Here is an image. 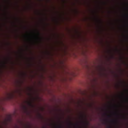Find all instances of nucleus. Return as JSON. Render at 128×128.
<instances>
[{"mask_svg":"<svg viewBox=\"0 0 128 128\" xmlns=\"http://www.w3.org/2000/svg\"><path fill=\"white\" fill-rule=\"evenodd\" d=\"M28 104L30 106H32V105L31 103L30 102H28Z\"/></svg>","mask_w":128,"mask_h":128,"instance_id":"nucleus-6","label":"nucleus"},{"mask_svg":"<svg viewBox=\"0 0 128 128\" xmlns=\"http://www.w3.org/2000/svg\"><path fill=\"white\" fill-rule=\"evenodd\" d=\"M124 25L126 26H128V21H127L125 23Z\"/></svg>","mask_w":128,"mask_h":128,"instance_id":"nucleus-5","label":"nucleus"},{"mask_svg":"<svg viewBox=\"0 0 128 128\" xmlns=\"http://www.w3.org/2000/svg\"><path fill=\"white\" fill-rule=\"evenodd\" d=\"M38 32V31H30V32Z\"/></svg>","mask_w":128,"mask_h":128,"instance_id":"nucleus-2","label":"nucleus"},{"mask_svg":"<svg viewBox=\"0 0 128 128\" xmlns=\"http://www.w3.org/2000/svg\"><path fill=\"white\" fill-rule=\"evenodd\" d=\"M61 127H61V126H59V127H60V128H61Z\"/></svg>","mask_w":128,"mask_h":128,"instance_id":"nucleus-15","label":"nucleus"},{"mask_svg":"<svg viewBox=\"0 0 128 128\" xmlns=\"http://www.w3.org/2000/svg\"><path fill=\"white\" fill-rule=\"evenodd\" d=\"M12 24L13 25H15V23L14 22H13V23H12Z\"/></svg>","mask_w":128,"mask_h":128,"instance_id":"nucleus-12","label":"nucleus"},{"mask_svg":"<svg viewBox=\"0 0 128 128\" xmlns=\"http://www.w3.org/2000/svg\"><path fill=\"white\" fill-rule=\"evenodd\" d=\"M116 50L117 51H119L117 49H116Z\"/></svg>","mask_w":128,"mask_h":128,"instance_id":"nucleus-13","label":"nucleus"},{"mask_svg":"<svg viewBox=\"0 0 128 128\" xmlns=\"http://www.w3.org/2000/svg\"><path fill=\"white\" fill-rule=\"evenodd\" d=\"M110 24H112V23H110Z\"/></svg>","mask_w":128,"mask_h":128,"instance_id":"nucleus-17","label":"nucleus"},{"mask_svg":"<svg viewBox=\"0 0 128 128\" xmlns=\"http://www.w3.org/2000/svg\"><path fill=\"white\" fill-rule=\"evenodd\" d=\"M127 16L128 17V14L127 15Z\"/></svg>","mask_w":128,"mask_h":128,"instance_id":"nucleus-18","label":"nucleus"},{"mask_svg":"<svg viewBox=\"0 0 128 128\" xmlns=\"http://www.w3.org/2000/svg\"><path fill=\"white\" fill-rule=\"evenodd\" d=\"M108 128H112L111 126H108Z\"/></svg>","mask_w":128,"mask_h":128,"instance_id":"nucleus-8","label":"nucleus"},{"mask_svg":"<svg viewBox=\"0 0 128 128\" xmlns=\"http://www.w3.org/2000/svg\"><path fill=\"white\" fill-rule=\"evenodd\" d=\"M25 33H40L41 32H24Z\"/></svg>","mask_w":128,"mask_h":128,"instance_id":"nucleus-9","label":"nucleus"},{"mask_svg":"<svg viewBox=\"0 0 128 128\" xmlns=\"http://www.w3.org/2000/svg\"><path fill=\"white\" fill-rule=\"evenodd\" d=\"M122 33H128V32H122Z\"/></svg>","mask_w":128,"mask_h":128,"instance_id":"nucleus-19","label":"nucleus"},{"mask_svg":"<svg viewBox=\"0 0 128 128\" xmlns=\"http://www.w3.org/2000/svg\"><path fill=\"white\" fill-rule=\"evenodd\" d=\"M71 124V123H70V124H69L70 125V124Z\"/></svg>","mask_w":128,"mask_h":128,"instance_id":"nucleus-20","label":"nucleus"},{"mask_svg":"<svg viewBox=\"0 0 128 128\" xmlns=\"http://www.w3.org/2000/svg\"><path fill=\"white\" fill-rule=\"evenodd\" d=\"M126 10L127 11H128V8H126Z\"/></svg>","mask_w":128,"mask_h":128,"instance_id":"nucleus-16","label":"nucleus"},{"mask_svg":"<svg viewBox=\"0 0 128 128\" xmlns=\"http://www.w3.org/2000/svg\"><path fill=\"white\" fill-rule=\"evenodd\" d=\"M96 22L97 24L98 25H102V22L101 20L98 18L96 19Z\"/></svg>","mask_w":128,"mask_h":128,"instance_id":"nucleus-3","label":"nucleus"},{"mask_svg":"<svg viewBox=\"0 0 128 128\" xmlns=\"http://www.w3.org/2000/svg\"><path fill=\"white\" fill-rule=\"evenodd\" d=\"M112 122L113 123L117 124L118 123V121L116 120H111Z\"/></svg>","mask_w":128,"mask_h":128,"instance_id":"nucleus-4","label":"nucleus"},{"mask_svg":"<svg viewBox=\"0 0 128 128\" xmlns=\"http://www.w3.org/2000/svg\"><path fill=\"white\" fill-rule=\"evenodd\" d=\"M76 33H78V32H76Z\"/></svg>","mask_w":128,"mask_h":128,"instance_id":"nucleus-21","label":"nucleus"},{"mask_svg":"<svg viewBox=\"0 0 128 128\" xmlns=\"http://www.w3.org/2000/svg\"><path fill=\"white\" fill-rule=\"evenodd\" d=\"M41 21L42 23H44V21L43 20H42Z\"/></svg>","mask_w":128,"mask_h":128,"instance_id":"nucleus-7","label":"nucleus"},{"mask_svg":"<svg viewBox=\"0 0 128 128\" xmlns=\"http://www.w3.org/2000/svg\"><path fill=\"white\" fill-rule=\"evenodd\" d=\"M108 117H110V115H108Z\"/></svg>","mask_w":128,"mask_h":128,"instance_id":"nucleus-14","label":"nucleus"},{"mask_svg":"<svg viewBox=\"0 0 128 128\" xmlns=\"http://www.w3.org/2000/svg\"><path fill=\"white\" fill-rule=\"evenodd\" d=\"M11 120V116L10 115L7 116V118H5L3 120H0V128H4V126H6L8 122Z\"/></svg>","mask_w":128,"mask_h":128,"instance_id":"nucleus-1","label":"nucleus"},{"mask_svg":"<svg viewBox=\"0 0 128 128\" xmlns=\"http://www.w3.org/2000/svg\"><path fill=\"white\" fill-rule=\"evenodd\" d=\"M126 100L127 101H128V98H126Z\"/></svg>","mask_w":128,"mask_h":128,"instance_id":"nucleus-11","label":"nucleus"},{"mask_svg":"<svg viewBox=\"0 0 128 128\" xmlns=\"http://www.w3.org/2000/svg\"><path fill=\"white\" fill-rule=\"evenodd\" d=\"M40 117L41 118H43V117H42V116H41V115H40Z\"/></svg>","mask_w":128,"mask_h":128,"instance_id":"nucleus-10","label":"nucleus"}]
</instances>
